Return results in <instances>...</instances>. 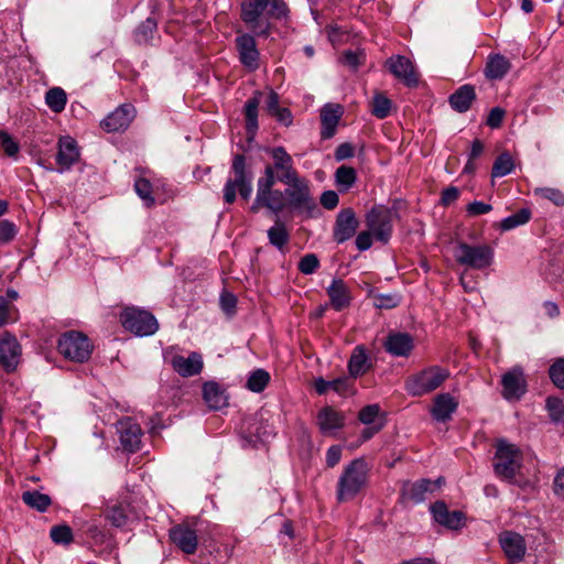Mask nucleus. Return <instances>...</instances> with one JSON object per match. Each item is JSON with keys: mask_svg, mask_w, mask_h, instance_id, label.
I'll list each match as a JSON object with an SVG mask.
<instances>
[{"mask_svg": "<svg viewBox=\"0 0 564 564\" xmlns=\"http://www.w3.org/2000/svg\"><path fill=\"white\" fill-rule=\"evenodd\" d=\"M288 12L284 0H243L241 3V20L257 36H268L270 19H282Z\"/></svg>", "mask_w": 564, "mask_h": 564, "instance_id": "1", "label": "nucleus"}, {"mask_svg": "<svg viewBox=\"0 0 564 564\" xmlns=\"http://www.w3.org/2000/svg\"><path fill=\"white\" fill-rule=\"evenodd\" d=\"M367 479V463L362 458L350 462L338 479L337 500L344 502L354 499L366 486Z\"/></svg>", "mask_w": 564, "mask_h": 564, "instance_id": "2", "label": "nucleus"}, {"mask_svg": "<svg viewBox=\"0 0 564 564\" xmlns=\"http://www.w3.org/2000/svg\"><path fill=\"white\" fill-rule=\"evenodd\" d=\"M495 474L502 480L513 482L516 475L522 467V453L520 448L506 440H498L494 457Z\"/></svg>", "mask_w": 564, "mask_h": 564, "instance_id": "3", "label": "nucleus"}, {"mask_svg": "<svg viewBox=\"0 0 564 564\" xmlns=\"http://www.w3.org/2000/svg\"><path fill=\"white\" fill-rule=\"evenodd\" d=\"M231 173L234 178H228L224 186L225 203L232 204L236 200L237 191L243 199H249L252 193V172L247 167L243 154L234 156Z\"/></svg>", "mask_w": 564, "mask_h": 564, "instance_id": "4", "label": "nucleus"}, {"mask_svg": "<svg viewBox=\"0 0 564 564\" xmlns=\"http://www.w3.org/2000/svg\"><path fill=\"white\" fill-rule=\"evenodd\" d=\"M275 175L270 167L264 169L263 176L257 182V195L251 206L252 212H258L260 207H265L274 214L281 213L285 206V194L279 189H273Z\"/></svg>", "mask_w": 564, "mask_h": 564, "instance_id": "5", "label": "nucleus"}, {"mask_svg": "<svg viewBox=\"0 0 564 564\" xmlns=\"http://www.w3.org/2000/svg\"><path fill=\"white\" fill-rule=\"evenodd\" d=\"M284 184L288 185L284 191L288 207L304 215L306 218L314 217L318 212V207L312 196L308 181L299 176L296 180Z\"/></svg>", "mask_w": 564, "mask_h": 564, "instance_id": "6", "label": "nucleus"}, {"mask_svg": "<svg viewBox=\"0 0 564 564\" xmlns=\"http://www.w3.org/2000/svg\"><path fill=\"white\" fill-rule=\"evenodd\" d=\"M449 377V371L440 366L427 367L405 380V390L413 397L431 393Z\"/></svg>", "mask_w": 564, "mask_h": 564, "instance_id": "7", "label": "nucleus"}, {"mask_svg": "<svg viewBox=\"0 0 564 564\" xmlns=\"http://www.w3.org/2000/svg\"><path fill=\"white\" fill-rule=\"evenodd\" d=\"M494 249L489 245H469L458 242L454 250L457 263L476 270H484L494 262Z\"/></svg>", "mask_w": 564, "mask_h": 564, "instance_id": "8", "label": "nucleus"}, {"mask_svg": "<svg viewBox=\"0 0 564 564\" xmlns=\"http://www.w3.org/2000/svg\"><path fill=\"white\" fill-rule=\"evenodd\" d=\"M57 349L66 359L84 362L89 359L93 352V345L85 334L69 330L59 337Z\"/></svg>", "mask_w": 564, "mask_h": 564, "instance_id": "9", "label": "nucleus"}, {"mask_svg": "<svg viewBox=\"0 0 564 564\" xmlns=\"http://www.w3.org/2000/svg\"><path fill=\"white\" fill-rule=\"evenodd\" d=\"M123 328L135 336H151L159 329L155 316L138 307H126L120 314Z\"/></svg>", "mask_w": 564, "mask_h": 564, "instance_id": "10", "label": "nucleus"}, {"mask_svg": "<svg viewBox=\"0 0 564 564\" xmlns=\"http://www.w3.org/2000/svg\"><path fill=\"white\" fill-rule=\"evenodd\" d=\"M394 215L395 213L384 205H376L367 213V228L372 232L377 241L383 245L389 242L392 236Z\"/></svg>", "mask_w": 564, "mask_h": 564, "instance_id": "11", "label": "nucleus"}, {"mask_svg": "<svg viewBox=\"0 0 564 564\" xmlns=\"http://www.w3.org/2000/svg\"><path fill=\"white\" fill-rule=\"evenodd\" d=\"M270 155L273 160V164H269L265 167L272 170V174L275 175V182L289 183L299 177L297 171L294 169L292 156L286 152L283 147H276L270 150Z\"/></svg>", "mask_w": 564, "mask_h": 564, "instance_id": "12", "label": "nucleus"}, {"mask_svg": "<svg viewBox=\"0 0 564 564\" xmlns=\"http://www.w3.org/2000/svg\"><path fill=\"white\" fill-rule=\"evenodd\" d=\"M388 70L408 87H414L419 83L417 73L413 63L403 55H393L386 61Z\"/></svg>", "mask_w": 564, "mask_h": 564, "instance_id": "13", "label": "nucleus"}, {"mask_svg": "<svg viewBox=\"0 0 564 564\" xmlns=\"http://www.w3.org/2000/svg\"><path fill=\"white\" fill-rule=\"evenodd\" d=\"M442 484H444L443 477H438L434 481L426 478L420 479L415 482L405 481L402 486L401 495L404 500H409L417 505L425 500L426 494H433Z\"/></svg>", "mask_w": 564, "mask_h": 564, "instance_id": "14", "label": "nucleus"}, {"mask_svg": "<svg viewBox=\"0 0 564 564\" xmlns=\"http://www.w3.org/2000/svg\"><path fill=\"white\" fill-rule=\"evenodd\" d=\"M117 432L123 451L135 453L140 449L142 430L131 417H123L117 422Z\"/></svg>", "mask_w": 564, "mask_h": 564, "instance_id": "15", "label": "nucleus"}, {"mask_svg": "<svg viewBox=\"0 0 564 564\" xmlns=\"http://www.w3.org/2000/svg\"><path fill=\"white\" fill-rule=\"evenodd\" d=\"M502 395L506 400H519L527 391L522 367L514 366L501 377Z\"/></svg>", "mask_w": 564, "mask_h": 564, "instance_id": "16", "label": "nucleus"}, {"mask_svg": "<svg viewBox=\"0 0 564 564\" xmlns=\"http://www.w3.org/2000/svg\"><path fill=\"white\" fill-rule=\"evenodd\" d=\"M236 48L240 63L249 70L259 67L260 53L257 48L254 36L249 33H241L236 37Z\"/></svg>", "mask_w": 564, "mask_h": 564, "instance_id": "17", "label": "nucleus"}, {"mask_svg": "<svg viewBox=\"0 0 564 564\" xmlns=\"http://www.w3.org/2000/svg\"><path fill=\"white\" fill-rule=\"evenodd\" d=\"M169 362L173 370L183 378L197 376L204 368L203 357L197 351H192L187 357L174 354Z\"/></svg>", "mask_w": 564, "mask_h": 564, "instance_id": "18", "label": "nucleus"}, {"mask_svg": "<svg viewBox=\"0 0 564 564\" xmlns=\"http://www.w3.org/2000/svg\"><path fill=\"white\" fill-rule=\"evenodd\" d=\"M359 221L351 208L341 209L334 225L333 238L337 243H344L355 236Z\"/></svg>", "mask_w": 564, "mask_h": 564, "instance_id": "19", "label": "nucleus"}, {"mask_svg": "<svg viewBox=\"0 0 564 564\" xmlns=\"http://www.w3.org/2000/svg\"><path fill=\"white\" fill-rule=\"evenodd\" d=\"M21 357V346L15 336L4 333L0 337V366L7 371L15 370Z\"/></svg>", "mask_w": 564, "mask_h": 564, "instance_id": "20", "label": "nucleus"}, {"mask_svg": "<svg viewBox=\"0 0 564 564\" xmlns=\"http://www.w3.org/2000/svg\"><path fill=\"white\" fill-rule=\"evenodd\" d=\"M135 116V109L130 104L117 107L101 122V128L107 132H118L126 130Z\"/></svg>", "mask_w": 564, "mask_h": 564, "instance_id": "21", "label": "nucleus"}, {"mask_svg": "<svg viewBox=\"0 0 564 564\" xmlns=\"http://www.w3.org/2000/svg\"><path fill=\"white\" fill-rule=\"evenodd\" d=\"M171 541L184 553L193 554L196 552L198 540L194 529L188 524L181 523L170 530Z\"/></svg>", "mask_w": 564, "mask_h": 564, "instance_id": "22", "label": "nucleus"}, {"mask_svg": "<svg viewBox=\"0 0 564 564\" xmlns=\"http://www.w3.org/2000/svg\"><path fill=\"white\" fill-rule=\"evenodd\" d=\"M79 155L77 143L73 138H61L58 141V152L56 154L57 171L59 173L68 171L79 160Z\"/></svg>", "mask_w": 564, "mask_h": 564, "instance_id": "23", "label": "nucleus"}, {"mask_svg": "<svg viewBox=\"0 0 564 564\" xmlns=\"http://www.w3.org/2000/svg\"><path fill=\"white\" fill-rule=\"evenodd\" d=\"M499 542L510 562L517 563L522 561L527 547L524 539L520 534L511 531L503 532L499 538Z\"/></svg>", "mask_w": 564, "mask_h": 564, "instance_id": "24", "label": "nucleus"}, {"mask_svg": "<svg viewBox=\"0 0 564 564\" xmlns=\"http://www.w3.org/2000/svg\"><path fill=\"white\" fill-rule=\"evenodd\" d=\"M343 115L341 106L326 104L321 110V138L324 140L335 135L337 126Z\"/></svg>", "mask_w": 564, "mask_h": 564, "instance_id": "25", "label": "nucleus"}, {"mask_svg": "<svg viewBox=\"0 0 564 564\" xmlns=\"http://www.w3.org/2000/svg\"><path fill=\"white\" fill-rule=\"evenodd\" d=\"M431 512L437 523L451 530H457L464 525V513L462 511H449L443 501L433 503Z\"/></svg>", "mask_w": 564, "mask_h": 564, "instance_id": "26", "label": "nucleus"}, {"mask_svg": "<svg viewBox=\"0 0 564 564\" xmlns=\"http://www.w3.org/2000/svg\"><path fill=\"white\" fill-rule=\"evenodd\" d=\"M458 408V401L449 393H441L434 398L431 414L437 422H447Z\"/></svg>", "mask_w": 564, "mask_h": 564, "instance_id": "27", "label": "nucleus"}, {"mask_svg": "<svg viewBox=\"0 0 564 564\" xmlns=\"http://www.w3.org/2000/svg\"><path fill=\"white\" fill-rule=\"evenodd\" d=\"M384 348L392 356L408 357L413 349V338L406 333L390 334L384 341Z\"/></svg>", "mask_w": 564, "mask_h": 564, "instance_id": "28", "label": "nucleus"}, {"mask_svg": "<svg viewBox=\"0 0 564 564\" xmlns=\"http://www.w3.org/2000/svg\"><path fill=\"white\" fill-rule=\"evenodd\" d=\"M326 291L335 311L339 312L349 306L351 300L349 289L341 279H334Z\"/></svg>", "mask_w": 564, "mask_h": 564, "instance_id": "29", "label": "nucleus"}, {"mask_svg": "<svg viewBox=\"0 0 564 564\" xmlns=\"http://www.w3.org/2000/svg\"><path fill=\"white\" fill-rule=\"evenodd\" d=\"M475 100L476 90L470 84L460 86L449 96L448 99L451 107L460 113L468 111Z\"/></svg>", "mask_w": 564, "mask_h": 564, "instance_id": "30", "label": "nucleus"}, {"mask_svg": "<svg viewBox=\"0 0 564 564\" xmlns=\"http://www.w3.org/2000/svg\"><path fill=\"white\" fill-rule=\"evenodd\" d=\"M262 93L257 90L253 96L245 104L246 130L248 139H253L259 124H258V110L261 102Z\"/></svg>", "mask_w": 564, "mask_h": 564, "instance_id": "31", "label": "nucleus"}, {"mask_svg": "<svg viewBox=\"0 0 564 564\" xmlns=\"http://www.w3.org/2000/svg\"><path fill=\"white\" fill-rule=\"evenodd\" d=\"M371 367L366 348L358 345L354 348L348 361V371L350 377L358 378L365 375Z\"/></svg>", "mask_w": 564, "mask_h": 564, "instance_id": "32", "label": "nucleus"}, {"mask_svg": "<svg viewBox=\"0 0 564 564\" xmlns=\"http://www.w3.org/2000/svg\"><path fill=\"white\" fill-rule=\"evenodd\" d=\"M317 424L322 433H329L344 426V415L332 406H326L318 412Z\"/></svg>", "mask_w": 564, "mask_h": 564, "instance_id": "33", "label": "nucleus"}, {"mask_svg": "<svg viewBox=\"0 0 564 564\" xmlns=\"http://www.w3.org/2000/svg\"><path fill=\"white\" fill-rule=\"evenodd\" d=\"M203 398L212 410H220L227 405V395L216 382H206L203 386Z\"/></svg>", "mask_w": 564, "mask_h": 564, "instance_id": "34", "label": "nucleus"}, {"mask_svg": "<svg viewBox=\"0 0 564 564\" xmlns=\"http://www.w3.org/2000/svg\"><path fill=\"white\" fill-rule=\"evenodd\" d=\"M315 390L318 394H325L329 389L338 394L347 393L352 387V380L349 377H340L330 381L317 378L314 382Z\"/></svg>", "mask_w": 564, "mask_h": 564, "instance_id": "35", "label": "nucleus"}, {"mask_svg": "<svg viewBox=\"0 0 564 564\" xmlns=\"http://www.w3.org/2000/svg\"><path fill=\"white\" fill-rule=\"evenodd\" d=\"M510 61L501 54L490 55L486 65L485 74L489 79H501L510 70Z\"/></svg>", "mask_w": 564, "mask_h": 564, "instance_id": "36", "label": "nucleus"}, {"mask_svg": "<svg viewBox=\"0 0 564 564\" xmlns=\"http://www.w3.org/2000/svg\"><path fill=\"white\" fill-rule=\"evenodd\" d=\"M270 245L283 251L290 241V232L283 221L276 219L274 225L267 231Z\"/></svg>", "mask_w": 564, "mask_h": 564, "instance_id": "37", "label": "nucleus"}, {"mask_svg": "<svg viewBox=\"0 0 564 564\" xmlns=\"http://www.w3.org/2000/svg\"><path fill=\"white\" fill-rule=\"evenodd\" d=\"M21 498L28 507L39 512H45L52 505L51 497L37 490H26Z\"/></svg>", "mask_w": 564, "mask_h": 564, "instance_id": "38", "label": "nucleus"}, {"mask_svg": "<svg viewBox=\"0 0 564 564\" xmlns=\"http://www.w3.org/2000/svg\"><path fill=\"white\" fill-rule=\"evenodd\" d=\"M357 181V172L348 165H340L335 172V183L339 192H347Z\"/></svg>", "mask_w": 564, "mask_h": 564, "instance_id": "39", "label": "nucleus"}, {"mask_svg": "<svg viewBox=\"0 0 564 564\" xmlns=\"http://www.w3.org/2000/svg\"><path fill=\"white\" fill-rule=\"evenodd\" d=\"M45 102L53 112L59 113L67 102L66 93L61 87L51 88L45 94Z\"/></svg>", "mask_w": 564, "mask_h": 564, "instance_id": "40", "label": "nucleus"}, {"mask_svg": "<svg viewBox=\"0 0 564 564\" xmlns=\"http://www.w3.org/2000/svg\"><path fill=\"white\" fill-rule=\"evenodd\" d=\"M270 373L264 369H256L247 380V388L252 392H262L270 382Z\"/></svg>", "mask_w": 564, "mask_h": 564, "instance_id": "41", "label": "nucleus"}, {"mask_svg": "<svg viewBox=\"0 0 564 564\" xmlns=\"http://www.w3.org/2000/svg\"><path fill=\"white\" fill-rule=\"evenodd\" d=\"M531 210L529 208H522L519 212L503 218L500 223L501 230H511L521 225L527 224L531 219Z\"/></svg>", "mask_w": 564, "mask_h": 564, "instance_id": "42", "label": "nucleus"}, {"mask_svg": "<svg viewBox=\"0 0 564 564\" xmlns=\"http://www.w3.org/2000/svg\"><path fill=\"white\" fill-rule=\"evenodd\" d=\"M514 169V163L508 152L501 153L494 162L491 175L492 177H502L510 174Z\"/></svg>", "mask_w": 564, "mask_h": 564, "instance_id": "43", "label": "nucleus"}, {"mask_svg": "<svg viewBox=\"0 0 564 564\" xmlns=\"http://www.w3.org/2000/svg\"><path fill=\"white\" fill-rule=\"evenodd\" d=\"M392 102L381 93H377L371 101V113L378 119H384L390 115Z\"/></svg>", "mask_w": 564, "mask_h": 564, "instance_id": "44", "label": "nucleus"}, {"mask_svg": "<svg viewBox=\"0 0 564 564\" xmlns=\"http://www.w3.org/2000/svg\"><path fill=\"white\" fill-rule=\"evenodd\" d=\"M50 536L55 544L68 545L73 542L74 535L69 525L59 524L51 528Z\"/></svg>", "mask_w": 564, "mask_h": 564, "instance_id": "45", "label": "nucleus"}, {"mask_svg": "<svg viewBox=\"0 0 564 564\" xmlns=\"http://www.w3.org/2000/svg\"><path fill=\"white\" fill-rule=\"evenodd\" d=\"M549 416L554 423H564V403L561 399L549 397L545 401Z\"/></svg>", "mask_w": 564, "mask_h": 564, "instance_id": "46", "label": "nucleus"}, {"mask_svg": "<svg viewBox=\"0 0 564 564\" xmlns=\"http://www.w3.org/2000/svg\"><path fill=\"white\" fill-rule=\"evenodd\" d=\"M534 195L547 199L557 207L564 206V193L555 187H536Z\"/></svg>", "mask_w": 564, "mask_h": 564, "instance_id": "47", "label": "nucleus"}, {"mask_svg": "<svg viewBox=\"0 0 564 564\" xmlns=\"http://www.w3.org/2000/svg\"><path fill=\"white\" fill-rule=\"evenodd\" d=\"M85 534L96 545L105 543L108 539L106 530L95 521L86 523Z\"/></svg>", "mask_w": 564, "mask_h": 564, "instance_id": "48", "label": "nucleus"}, {"mask_svg": "<svg viewBox=\"0 0 564 564\" xmlns=\"http://www.w3.org/2000/svg\"><path fill=\"white\" fill-rule=\"evenodd\" d=\"M105 518L116 528H121L127 523L128 517L123 508L119 505H115L107 509Z\"/></svg>", "mask_w": 564, "mask_h": 564, "instance_id": "49", "label": "nucleus"}, {"mask_svg": "<svg viewBox=\"0 0 564 564\" xmlns=\"http://www.w3.org/2000/svg\"><path fill=\"white\" fill-rule=\"evenodd\" d=\"M134 189L148 207L154 204V197L152 196V186L147 178H138L134 183Z\"/></svg>", "mask_w": 564, "mask_h": 564, "instance_id": "50", "label": "nucleus"}, {"mask_svg": "<svg viewBox=\"0 0 564 564\" xmlns=\"http://www.w3.org/2000/svg\"><path fill=\"white\" fill-rule=\"evenodd\" d=\"M156 30V22L152 18H148L143 21L135 31V37L139 43H148L152 39L153 33Z\"/></svg>", "mask_w": 564, "mask_h": 564, "instance_id": "51", "label": "nucleus"}, {"mask_svg": "<svg viewBox=\"0 0 564 564\" xmlns=\"http://www.w3.org/2000/svg\"><path fill=\"white\" fill-rule=\"evenodd\" d=\"M549 376L556 388L564 389V358L555 359L549 369Z\"/></svg>", "mask_w": 564, "mask_h": 564, "instance_id": "52", "label": "nucleus"}, {"mask_svg": "<svg viewBox=\"0 0 564 564\" xmlns=\"http://www.w3.org/2000/svg\"><path fill=\"white\" fill-rule=\"evenodd\" d=\"M18 234V227L14 223L2 219L0 220V245H7L11 242Z\"/></svg>", "mask_w": 564, "mask_h": 564, "instance_id": "53", "label": "nucleus"}, {"mask_svg": "<svg viewBox=\"0 0 564 564\" xmlns=\"http://www.w3.org/2000/svg\"><path fill=\"white\" fill-rule=\"evenodd\" d=\"M318 267L319 260L314 253H307L302 257L297 265L299 271L306 275L314 273Z\"/></svg>", "mask_w": 564, "mask_h": 564, "instance_id": "54", "label": "nucleus"}, {"mask_svg": "<svg viewBox=\"0 0 564 564\" xmlns=\"http://www.w3.org/2000/svg\"><path fill=\"white\" fill-rule=\"evenodd\" d=\"M0 145L8 156H15L20 150L19 144L6 131H0Z\"/></svg>", "mask_w": 564, "mask_h": 564, "instance_id": "55", "label": "nucleus"}, {"mask_svg": "<svg viewBox=\"0 0 564 564\" xmlns=\"http://www.w3.org/2000/svg\"><path fill=\"white\" fill-rule=\"evenodd\" d=\"M379 412H380V406L378 404H369V405L364 406L359 411L358 417L361 423L369 425L375 422V419L378 416Z\"/></svg>", "mask_w": 564, "mask_h": 564, "instance_id": "56", "label": "nucleus"}, {"mask_svg": "<svg viewBox=\"0 0 564 564\" xmlns=\"http://www.w3.org/2000/svg\"><path fill=\"white\" fill-rule=\"evenodd\" d=\"M365 61V54L362 52L347 51L343 55V63L352 69H357Z\"/></svg>", "mask_w": 564, "mask_h": 564, "instance_id": "57", "label": "nucleus"}, {"mask_svg": "<svg viewBox=\"0 0 564 564\" xmlns=\"http://www.w3.org/2000/svg\"><path fill=\"white\" fill-rule=\"evenodd\" d=\"M220 307L227 315L235 314L236 305H237V299L232 293L224 292L220 295Z\"/></svg>", "mask_w": 564, "mask_h": 564, "instance_id": "58", "label": "nucleus"}, {"mask_svg": "<svg viewBox=\"0 0 564 564\" xmlns=\"http://www.w3.org/2000/svg\"><path fill=\"white\" fill-rule=\"evenodd\" d=\"M319 202L325 209L333 210L339 203V196L335 191H325L322 193Z\"/></svg>", "mask_w": 564, "mask_h": 564, "instance_id": "59", "label": "nucleus"}, {"mask_svg": "<svg viewBox=\"0 0 564 564\" xmlns=\"http://www.w3.org/2000/svg\"><path fill=\"white\" fill-rule=\"evenodd\" d=\"M469 216H479L487 214L492 210V206L490 204H486L484 202L475 200L467 205L466 208Z\"/></svg>", "mask_w": 564, "mask_h": 564, "instance_id": "60", "label": "nucleus"}, {"mask_svg": "<svg viewBox=\"0 0 564 564\" xmlns=\"http://www.w3.org/2000/svg\"><path fill=\"white\" fill-rule=\"evenodd\" d=\"M505 113L506 111L500 107L492 108L488 115L487 124L492 129L499 128L505 118Z\"/></svg>", "mask_w": 564, "mask_h": 564, "instance_id": "61", "label": "nucleus"}, {"mask_svg": "<svg viewBox=\"0 0 564 564\" xmlns=\"http://www.w3.org/2000/svg\"><path fill=\"white\" fill-rule=\"evenodd\" d=\"M372 232L368 229L366 231H361L356 237V247L359 251H366L370 249L372 246Z\"/></svg>", "mask_w": 564, "mask_h": 564, "instance_id": "62", "label": "nucleus"}, {"mask_svg": "<svg viewBox=\"0 0 564 564\" xmlns=\"http://www.w3.org/2000/svg\"><path fill=\"white\" fill-rule=\"evenodd\" d=\"M341 458V447L339 445L330 446L326 452V465L329 468L335 467Z\"/></svg>", "mask_w": 564, "mask_h": 564, "instance_id": "63", "label": "nucleus"}, {"mask_svg": "<svg viewBox=\"0 0 564 564\" xmlns=\"http://www.w3.org/2000/svg\"><path fill=\"white\" fill-rule=\"evenodd\" d=\"M355 154V149L351 143L345 142L339 144L335 151L336 161H344L346 159L352 158Z\"/></svg>", "mask_w": 564, "mask_h": 564, "instance_id": "64", "label": "nucleus"}]
</instances>
